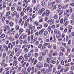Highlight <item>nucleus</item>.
<instances>
[{"label":"nucleus","mask_w":74,"mask_h":74,"mask_svg":"<svg viewBox=\"0 0 74 74\" xmlns=\"http://www.w3.org/2000/svg\"><path fill=\"white\" fill-rule=\"evenodd\" d=\"M23 2L24 3H25V4L28 3V1L27 0H24Z\"/></svg>","instance_id":"nucleus-57"},{"label":"nucleus","mask_w":74,"mask_h":74,"mask_svg":"<svg viewBox=\"0 0 74 74\" xmlns=\"http://www.w3.org/2000/svg\"><path fill=\"white\" fill-rule=\"evenodd\" d=\"M70 22H71V25H73L74 24V21L73 20H71L70 21Z\"/></svg>","instance_id":"nucleus-54"},{"label":"nucleus","mask_w":74,"mask_h":74,"mask_svg":"<svg viewBox=\"0 0 74 74\" xmlns=\"http://www.w3.org/2000/svg\"><path fill=\"white\" fill-rule=\"evenodd\" d=\"M22 59H23V56H21L18 58V60L19 62H20V61H21Z\"/></svg>","instance_id":"nucleus-17"},{"label":"nucleus","mask_w":74,"mask_h":74,"mask_svg":"<svg viewBox=\"0 0 74 74\" xmlns=\"http://www.w3.org/2000/svg\"><path fill=\"white\" fill-rule=\"evenodd\" d=\"M14 52L13 51H12L11 54H10V60H9V62H12V57H13V56H14Z\"/></svg>","instance_id":"nucleus-1"},{"label":"nucleus","mask_w":74,"mask_h":74,"mask_svg":"<svg viewBox=\"0 0 74 74\" xmlns=\"http://www.w3.org/2000/svg\"><path fill=\"white\" fill-rule=\"evenodd\" d=\"M11 51H10V50H9L7 52V53L8 54V55H10V54L11 53Z\"/></svg>","instance_id":"nucleus-60"},{"label":"nucleus","mask_w":74,"mask_h":74,"mask_svg":"<svg viewBox=\"0 0 74 74\" xmlns=\"http://www.w3.org/2000/svg\"><path fill=\"white\" fill-rule=\"evenodd\" d=\"M38 60L40 61H41L42 60V56H40L38 58Z\"/></svg>","instance_id":"nucleus-40"},{"label":"nucleus","mask_w":74,"mask_h":74,"mask_svg":"<svg viewBox=\"0 0 74 74\" xmlns=\"http://www.w3.org/2000/svg\"><path fill=\"white\" fill-rule=\"evenodd\" d=\"M64 26H67L69 24V21L67 18L64 19Z\"/></svg>","instance_id":"nucleus-2"},{"label":"nucleus","mask_w":74,"mask_h":74,"mask_svg":"<svg viewBox=\"0 0 74 74\" xmlns=\"http://www.w3.org/2000/svg\"><path fill=\"white\" fill-rule=\"evenodd\" d=\"M74 70V66H73L71 67V70L72 71H73Z\"/></svg>","instance_id":"nucleus-64"},{"label":"nucleus","mask_w":74,"mask_h":74,"mask_svg":"<svg viewBox=\"0 0 74 74\" xmlns=\"http://www.w3.org/2000/svg\"><path fill=\"white\" fill-rule=\"evenodd\" d=\"M54 21L52 19H50V25H53V24H54Z\"/></svg>","instance_id":"nucleus-18"},{"label":"nucleus","mask_w":74,"mask_h":74,"mask_svg":"<svg viewBox=\"0 0 74 74\" xmlns=\"http://www.w3.org/2000/svg\"><path fill=\"white\" fill-rule=\"evenodd\" d=\"M41 4L42 5V6L44 7V5H45V2L44 1H42L41 2Z\"/></svg>","instance_id":"nucleus-45"},{"label":"nucleus","mask_w":74,"mask_h":74,"mask_svg":"<svg viewBox=\"0 0 74 74\" xmlns=\"http://www.w3.org/2000/svg\"><path fill=\"white\" fill-rule=\"evenodd\" d=\"M45 68H43L41 69V71L42 73H43V74H46V72H45Z\"/></svg>","instance_id":"nucleus-8"},{"label":"nucleus","mask_w":74,"mask_h":74,"mask_svg":"<svg viewBox=\"0 0 74 74\" xmlns=\"http://www.w3.org/2000/svg\"><path fill=\"white\" fill-rule=\"evenodd\" d=\"M51 26H49L47 30L49 32H51Z\"/></svg>","instance_id":"nucleus-26"},{"label":"nucleus","mask_w":74,"mask_h":74,"mask_svg":"<svg viewBox=\"0 0 74 74\" xmlns=\"http://www.w3.org/2000/svg\"><path fill=\"white\" fill-rule=\"evenodd\" d=\"M27 11H29V12H32V8H30L28 7H27Z\"/></svg>","instance_id":"nucleus-4"},{"label":"nucleus","mask_w":74,"mask_h":74,"mask_svg":"<svg viewBox=\"0 0 74 74\" xmlns=\"http://www.w3.org/2000/svg\"><path fill=\"white\" fill-rule=\"evenodd\" d=\"M11 12V11H9V12H6V16H9L10 15V13Z\"/></svg>","instance_id":"nucleus-38"},{"label":"nucleus","mask_w":74,"mask_h":74,"mask_svg":"<svg viewBox=\"0 0 74 74\" xmlns=\"http://www.w3.org/2000/svg\"><path fill=\"white\" fill-rule=\"evenodd\" d=\"M44 67H48V64L47 63H45L44 64Z\"/></svg>","instance_id":"nucleus-63"},{"label":"nucleus","mask_w":74,"mask_h":74,"mask_svg":"<svg viewBox=\"0 0 74 74\" xmlns=\"http://www.w3.org/2000/svg\"><path fill=\"white\" fill-rule=\"evenodd\" d=\"M27 37V35H23V39H25Z\"/></svg>","instance_id":"nucleus-53"},{"label":"nucleus","mask_w":74,"mask_h":74,"mask_svg":"<svg viewBox=\"0 0 74 74\" xmlns=\"http://www.w3.org/2000/svg\"><path fill=\"white\" fill-rule=\"evenodd\" d=\"M66 42H68L69 41V36L66 35Z\"/></svg>","instance_id":"nucleus-32"},{"label":"nucleus","mask_w":74,"mask_h":74,"mask_svg":"<svg viewBox=\"0 0 74 74\" xmlns=\"http://www.w3.org/2000/svg\"><path fill=\"white\" fill-rule=\"evenodd\" d=\"M3 47L5 48V51H8V47L6 45H3Z\"/></svg>","instance_id":"nucleus-6"},{"label":"nucleus","mask_w":74,"mask_h":74,"mask_svg":"<svg viewBox=\"0 0 74 74\" xmlns=\"http://www.w3.org/2000/svg\"><path fill=\"white\" fill-rule=\"evenodd\" d=\"M27 71L28 73H30V71H31V67L30 66H29L27 69Z\"/></svg>","instance_id":"nucleus-24"},{"label":"nucleus","mask_w":74,"mask_h":74,"mask_svg":"<svg viewBox=\"0 0 74 74\" xmlns=\"http://www.w3.org/2000/svg\"><path fill=\"white\" fill-rule=\"evenodd\" d=\"M51 62L52 63H53V64H55V63H56V62L55 61H54L53 60H51Z\"/></svg>","instance_id":"nucleus-44"},{"label":"nucleus","mask_w":74,"mask_h":74,"mask_svg":"<svg viewBox=\"0 0 74 74\" xmlns=\"http://www.w3.org/2000/svg\"><path fill=\"white\" fill-rule=\"evenodd\" d=\"M35 28V27L34 26H33V27H31V29L32 31H33L34 30V29Z\"/></svg>","instance_id":"nucleus-50"},{"label":"nucleus","mask_w":74,"mask_h":74,"mask_svg":"<svg viewBox=\"0 0 74 74\" xmlns=\"http://www.w3.org/2000/svg\"><path fill=\"white\" fill-rule=\"evenodd\" d=\"M43 32H44V29H41L39 32V34H42L43 33Z\"/></svg>","instance_id":"nucleus-27"},{"label":"nucleus","mask_w":74,"mask_h":74,"mask_svg":"<svg viewBox=\"0 0 74 74\" xmlns=\"http://www.w3.org/2000/svg\"><path fill=\"white\" fill-rule=\"evenodd\" d=\"M61 64H62V65H64V62L63 60H61Z\"/></svg>","instance_id":"nucleus-55"},{"label":"nucleus","mask_w":74,"mask_h":74,"mask_svg":"<svg viewBox=\"0 0 74 74\" xmlns=\"http://www.w3.org/2000/svg\"><path fill=\"white\" fill-rule=\"evenodd\" d=\"M58 55V53L56 51H54L53 53V56H57Z\"/></svg>","instance_id":"nucleus-12"},{"label":"nucleus","mask_w":74,"mask_h":74,"mask_svg":"<svg viewBox=\"0 0 74 74\" xmlns=\"http://www.w3.org/2000/svg\"><path fill=\"white\" fill-rule=\"evenodd\" d=\"M48 34V31H45L43 33V35L44 36H47Z\"/></svg>","instance_id":"nucleus-13"},{"label":"nucleus","mask_w":74,"mask_h":74,"mask_svg":"<svg viewBox=\"0 0 74 74\" xmlns=\"http://www.w3.org/2000/svg\"><path fill=\"white\" fill-rule=\"evenodd\" d=\"M56 37L57 38V39H59V38H60L61 37V35H60V34L59 33L58 34L56 35Z\"/></svg>","instance_id":"nucleus-7"},{"label":"nucleus","mask_w":74,"mask_h":74,"mask_svg":"<svg viewBox=\"0 0 74 74\" xmlns=\"http://www.w3.org/2000/svg\"><path fill=\"white\" fill-rule=\"evenodd\" d=\"M10 47L11 49H12L13 47V45L12 44H11V43H10L8 45V48H10Z\"/></svg>","instance_id":"nucleus-11"},{"label":"nucleus","mask_w":74,"mask_h":74,"mask_svg":"<svg viewBox=\"0 0 74 74\" xmlns=\"http://www.w3.org/2000/svg\"><path fill=\"white\" fill-rule=\"evenodd\" d=\"M69 68L68 67H66L64 68V72H67V71H69Z\"/></svg>","instance_id":"nucleus-22"},{"label":"nucleus","mask_w":74,"mask_h":74,"mask_svg":"<svg viewBox=\"0 0 74 74\" xmlns=\"http://www.w3.org/2000/svg\"><path fill=\"white\" fill-rule=\"evenodd\" d=\"M23 43L25 45H26L27 43V40H24Z\"/></svg>","instance_id":"nucleus-36"},{"label":"nucleus","mask_w":74,"mask_h":74,"mask_svg":"<svg viewBox=\"0 0 74 74\" xmlns=\"http://www.w3.org/2000/svg\"><path fill=\"white\" fill-rule=\"evenodd\" d=\"M34 24L36 26H38V23L37 21H35L34 22Z\"/></svg>","instance_id":"nucleus-42"},{"label":"nucleus","mask_w":74,"mask_h":74,"mask_svg":"<svg viewBox=\"0 0 74 74\" xmlns=\"http://www.w3.org/2000/svg\"><path fill=\"white\" fill-rule=\"evenodd\" d=\"M0 9L1 10L3 9V4H1L0 5Z\"/></svg>","instance_id":"nucleus-58"},{"label":"nucleus","mask_w":74,"mask_h":74,"mask_svg":"<svg viewBox=\"0 0 74 74\" xmlns=\"http://www.w3.org/2000/svg\"><path fill=\"white\" fill-rule=\"evenodd\" d=\"M19 38V35L18 34H17L15 36V38L16 39H18Z\"/></svg>","instance_id":"nucleus-46"},{"label":"nucleus","mask_w":74,"mask_h":74,"mask_svg":"<svg viewBox=\"0 0 74 74\" xmlns=\"http://www.w3.org/2000/svg\"><path fill=\"white\" fill-rule=\"evenodd\" d=\"M4 28L5 29H7V30L10 29V27L8 25H5L4 27Z\"/></svg>","instance_id":"nucleus-23"},{"label":"nucleus","mask_w":74,"mask_h":74,"mask_svg":"<svg viewBox=\"0 0 74 74\" xmlns=\"http://www.w3.org/2000/svg\"><path fill=\"white\" fill-rule=\"evenodd\" d=\"M5 56H6V53H3V58H4L5 57Z\"/></svg>","instance_id":"nucleus-56"},{"label":"nucleus","mask_w":74,"mask_h":74,"mask_svg":"<svg viewBox=\"0 0 74 74\" xmlns=\"http://www.w3.org/2000/svg\"><path fill=\"white\" fill-rule=\"evenodd\" d=\"M22 69V66L21 65H19L18 67V69L17 70V71H20Z\"/></svg>","instance_id":"nucleus-15"},{"label":"nucleus","mask_w":74,"mask_h":74,"mask_svg":"<svg viewBox=\"0 0 74 74\" xmlns=\"http://www.w3.org/2000/svg\"><path fill=\"white\" fill-rule=\"evenodd\" d=\"M26 32L28 33L29 34L30 33V30H29V29H27L26 30Z\"/></svg>","instance_id":"nucleus-35"},{"label":"nucleus","mask_w":74,"mask_h":74,"mask_svg":"<svg viewBox=\"0 0 74 74\" xmlns=\"http://www.w3.org/2000/svg\"><path fill=\"white\" fill-rule=\"evenodd\" d=\"M9 38L11 41H13L14 40V38L12 37H9Z\"/></svg>","instance_id":"nucleus-21"},{"label":"nucleus","mask_w":74,"mask_h":74,"mask_svg":"<svg viewBox=\"0 0 74 74\" xmlns=\"http://www.w3.org/2000/svg\"><path fill=\"white\" fill-rule=\"evenodd\" d=\"M49 13H50V12L49 10H46V16L49 15Z\"/></svg>","instance_id":"nucleus-10"},{"label":"nucleus","mask_w":74,"mask_h":74,"mask_svg":"<svg viewBox=\"0 0 74 74\" xmlns=\"http://www.w3.org/2000/svg\"><path fill=\"white\" fill-rule=\"evenodd\" d=\"M5 34H2L0 36V37L1 38H4V37H5Z\"/></svg>","instance_id":"nucleus-41"},{"label":"nucleus","mask_w":74,"mask_h":74,"mask_svg":"<svg viewBox=\"0 0 74 74\" xmlns=\"http://www.w3.org/2000/svg\"><path fill=\"white\" fill-rule=\"evenodd\" d=\"M72 11H73V8H71V9H70V10L69 9L67 10L66 11V13H70H70H71Z\"/></svg>","instance_id":"nucleus-3"},{"label":"nucleus","mask_w":74,"mask_h":74,"mask_svg":"<svg viewBox=\"0 0 74 74\" xmlns=\"http://www.w3.org/2000/svg\"><path fill=\"white\" fill-rule=\"evenodd\" d=\"M53 49H56V45H54L53 46Z\"/></svg>","instance_id":"nucleus-47"},{"label":"nucleus","mask_w":74,"mask_h":74,"mask_svg":"<svg viewBox=\"0 0 74 74\" xmlns=\"http://www.w3.org/2000/svg\"><path fill=\"white\" fill-rule=\"evenodd\" d=\"M27 16L26 15L25 16L23 17V19L24 20L27 19Z\"/></svg>","instance_id":"nucleus-62"},{"label":"nucleus","mask_w":74,"mask_h":74,"mask_svg":"<svg viewBox=\"0 0 74 74\" xmlns=\"http://www.w3.org/2000/svg\"><path fill=\"white\" fill-rule=\"evenodd\" d=\"M64 20L61 19L60 21V22L61 24H63V22H64Z\"/></svg>","instance_id":"nucleus-31"},{"label":"nucleus","mask_w":74,"mask_h":74,"mask_svg":"<svg viewBox=\"0 0 74 74\" xmlns=\"http://www.w3.org/2000/svg\"><path fill=\"white\" fill-rule=\"evenodd\" d=\"M26 62H24L22 64V67H25V65L26 64Z\"/></svg>","instance_id":"nucleus-59"},{"label":"nucleus","mask_w":74,"mask_h":74,"mask_svg":"<svg viewBox=\"0 0 74 74\" xmlns=\"http://www.w3.org/2000/svg\"><path fill=\"white\" fill-rule=\"evenodd\" d=\"M42 56H45L46 55V53L45 52H43L42 53Z\"/></svg>","instance_id":"nucleus-61"},{"label":"nucleus","mask_w":74,"mask_h":74,"mask_svg":"<svg viewBox=\"0 0 74 74\" xmlns=\"http://www.w3.org/2000/svg\"><path fill=\"white\" fill-rule=\"evenodd\" d=\"M63 10H61L59 13L60 15H61V14H63Z\"/></svg>","instance_id":"nucleus-51"},{"label":"nucleus","mask_w":74,"mask_h":74,"mask_svg":"<svg viewBox=\"0 0 74 74\" xmlns=\"http://www.w3.org/2000/svg\"><path fill=\"white\" fill-rule=\"evenodd\" d=\"M56 8H57V7L56 5H53L51 7V8L53 10H55L56 9Z\"/></svg>","instance_id":"nucleus-9"},{"label":"nucleus","mask_w":74,"mask_h":74,"mask_svg":"<svg viewBox=\"0 0 74 74\" xmlns=\"http://www.w3.org/2000/svg\"><path fill=\"white\" fill-rule=\"evenodd\" d=\"M49 68H52L53 67V65L51 64H49Z\"/></svg>","instance_id":"nucleus-39"},{"label":"nucleus","mask_w":74,"mask_h":74,"mask_svg":"<svg viewBox=\"0 0 74 74\" xmlns=\"http://www.w3.org/2000/svg\"><path fill=\"white\" fill-rule=\"evenodd\" d=\"M53 18L55 19H58V15L56 14H55L54 15Z\"/></svg>","instance_id":"nucleus-20"},{"label":"nucleus","mask_w":74,"mask_h":74,"mask_svg":"<svg viewBox=\"0 0 74 74\" xmlns=\"http://www.w3.org/2000/svg\"><path fill=\"white\" fill-rule=\"evenodd\" d=\"M4 13H2L1 14L0 13V19H1L2 18V16H3Z\"/></svg>","instance_id":"nucleus-34"},{"label":"nucleus","mask_w":74,"mask_h":74,"mask_svg":"<svg viewBox=\"0 0 74 74\" xmlns=\"http://www.w3.org/2000/svg\"><path fill=\"white\" fill-rule=\"evenodd\" d=\"M17 60H14V64H13V66H16V65H17Z\"/></svg>","instance_id":"nucleus-19"},{"label":"nucleus","mask_w":74,"mask_h":74,"mask_svg":"<svg viewBox=\"0 0 74 74\" xmlns=\"http://www.w3.org/2000/svg\"><path fill=\"white\" fill-rule=\"evenodd\" d=\"M17 10L18 12H21L22 11V8L19 6L17 8Z\"/></svg>","instance_id":"nucleus-14"},{"label":"nucleus","mask_w":74,"mask_h":74,"mask_svg":"<svg viewBox=\"0 0 74 74\" xmlns=\"http://www.w3.org/2000/svg\"><path fill=\"white\" fill-rule=\"evenodd\" d=\"M16 14H17V12L16 11H14L13 12V15L12 16V17H14V16L16 15Z\"/></svg>","instance_id":"nucleus-25"},{"label":"nucleus","mask_w":74,"mask_h":74,"mask_svg":"<svg viewBox=\"0 0 74 74\" xmlns=\"http://www.w3.org/2000/svg\"><path fill=\"white\" fill-rule=\"evenodd\" d=\"M39 43H40V42H39V41H36L35 43V44L36 45H38L39 44Z\"/></svg>","instance_id":"nucleus-43"},{"label":"nucleus","mask_w":74,"mask_h":74,"mask_svg":"<svg viewBox=\"0 0 74 74\" xmlns=\"http://www.w3.org/2000/svg\"><path fill=\"white\" fill-rule=\"evenodd\" d=\"M21 51H18V52L16 54V56L18 57V56H19V55L21 54Z\"/></svg>","instance_id":"nucleus-16"},{"label":"nucleus","mask_w":74,"mask_h":74,"mask_svg":"<svg viewBox=\"0 0 74 74\" xmlns=\"http://www.w3.org/2000/svg\"><path fill=\"white\" fill-rule=\"evenodd\" d=\"M10 8L9 6H7L6 8V10L7 11H10Z\"/></svg>","instance_id":"nucleus-37"},{"label":"nucleus","mask_w":74,"mask_h":74,"mask_svg":"<svg viewBox=\"0 0 74 74\" xmlns=\"http://www.w3.org/2000/svg\"><path fill=\"white\" fill-rule=\"evenodd\" d=\"M19 32H20V33H22V32H23V29L20 28L19 29Z\"/></svg>","instance_id":"nucleus-52"},{"label":"nucleus","mask_w":74,"mask_h":74,"mask_svg":"<svg viewBox=\"0 0 74 74\" xmlns=\"http://www.w3.org/2000/svg\"><path fill=\"white\" fill-rule=\"evenodd\" d=\"M3 8H5V7H6V3L5 2H3Z\"/></svg>","instance_id":"nucleus-28"},{"label":"nucleus","mask_w":74,"mask_h":74,"mask_svg":"<svg viewBox=\"0 0 74 74\" xmlns=\"http://www.w3.org/2000/svg\"><path fill=\"white\" fill-rule=\"evenodd\" d=\"M19 29V26L18 25H17L16 27V29L17 30H18Z\"/></svg>","instance_id":"nucleus-48"},{"label":"nucleus","mask_w":74,"mask_h":74,"mask_svg":"<svg viewBox=\"0 0 74 74\" xmlns=\"http://www.w3.org/2000/svg\"><path fill=\"white\" fill-rule=\"evenodd\" d=\"M61 68H62V65L60 64L58 66L57 69L59 70H60Z\"/></svg>","instance_id":"nucleus-29"},{"label":"nucleus","mask_w":74,"mask_h":74,"mask_svg":"<svg viewBox=\"0 0 74 74\" xmlns=\"http://www.w3.org/2000/svg\"><path fill=\"white\" fill-rule=\"evenodd\" d=\"M44 26L45 27H47L48 26V24L47 23H45L44 24Z\"/></svg>","instance_id":"nucleus-30"},{"label":"nucleus","mask_w":74,"mask_h":74,"mask_svg":"<svg viewBox=\"0 0 74 74\" xmlns=\"http://www.w3.org/2000/svg\"><path fill=\"white\" fill-rule=\"evenodd\" d=\"M42 28V25H39L37 27V29H41Z\"/></svg>","instance_id":"nucleus-49"},{"label":"nucleus","mask_w":74,"mask_h":74,"mask_svg":"<svg viewBox=\"0 0 74 74\" xmlns=\"http://www.w3.org/2000/svg\"><path fill=\"white\" fill-rule=\"evenodd\" d=\"M24 57L25 58V59H26V60H28V58L27 57V54H25L24 56Z\"/></svg>","instance_id":"nucleus-33"},{"label":"nucleus","mask_w":74,"mask_h":74,"mask_svg":"<svg viewBox=\"0 0 74 74\" xmlns=\"http://www.w3.org/2000/svg\"><path fill=\"white\" fill-rule=\"evenodd\" d=\"M44 11H45V8H42L39 11L38 13H39L40 14H41V13H42V12H44Z\"/></svg>","instance_id":"nucleus-5"}]
</instances>
